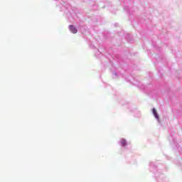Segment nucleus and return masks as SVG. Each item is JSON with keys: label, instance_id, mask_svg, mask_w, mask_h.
Masks as SVG:
<instances>
[{"label": "nucleus", "instance_id": "nucleus-1", "mask_svg": "<svg viewBox=\"0 0 182 182\" xmlns=\"http://www.w3.org/2000/svg\"><path fill=\"white\" fill-rule=\"evenodd\" d=\"M70 31L72 32V33H77V29L75 28V26L70 25L69 26Z\"/></svg>", "mask_w": 182, "mask_h": 182}, {"label": "nucleus", "instance_id": "nucleus-2", "mask_svg": "<svg viewBox=\"0 0 182 182\" xmlns=\"http://www.w3.org/2000/svg\"><path fill=\"white\" fill-rule=\"evenodd\" d=\"M153 114L156 119H159V115L157 114V111H156V109H153Z\"/></svg>", "mask_w": 182, "mask_h": 182}, {"label": "nucleus", "instance_id": "nucleus-3", "mask_svg": "<svg viewBox=\"0 0 182 182\" xmlns=\"http://www.w3.org/2000/svg\"><path fill=\"white\" fill-rule=\"evenodd\" d=\"M121 144L122 146H126V144H127V143L126 142V139H122Z\"/></svg>", "mask_w": 182, "mask_h": 182}]
</instances>
